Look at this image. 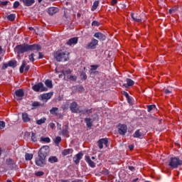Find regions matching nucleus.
<instances>
[{"instance_id": "nucleus-12", "label": "nucleus", "mask_w": 182, "mask_h": 182, "mask_svg": "<svg viewBox=\"0 0 182 182\" xmlns=\"http://www.w3.org/2000/svg\"><path fill=\"white\" fill-rule=\"evenodd\" d=\"M53 96V92L43 94L41 95V100H46V102H48V100H49V99H51Z\"/></svg>"}, {"instance_id": "nucleus-41", "label": "nucleus", "mask_w": 182, "mask_h": 182, "mask_svg": "<svg viewBox=\"0 0 182 182\" xmlns=\"http://www.w3.org/2000/svg\"><path fill=\"white\" fill-rule=\"evenodd\" d=\"M28 59L30 60V62H35V54L33 53H31L29 56H28Z\"/></svg>"}, {"instance_id": "nucleus-19", "label": "nucleus", "mask_w": 182, "mask_h": 182, "mask_svg": "<svg viewBox=\"0 0 182 182\" xmlns=\"http://www.w3.org/2000/svg\"><path fill=\"white\" fill-rule=\"evenodd\" d=\"M133 137L135 139H141L142 137H144V134L140 132V129H138L133 134Z\"/></svg>"}, {"instance_id": "nucleus-29", "label": "nucleus", "mask_w": 182, "mask_h": 182, "mask_svg": "<svg viewBox=\"0 0 182 182\" xmlns=\"http://www.w3.org/2000/svg\"><path fill=\"white\" fill-rule=\"evenodd\" d=\"M31 106L33 107H43V106H45V104H41V102H33Z\"/></svg>"}, {"instance_id": "nucleus-24", "label": "nucleus", "mask_w": 182, "mask_h": 182, "mask_svg": "<svg viewBox=\"0 0 182 182\" xmlns=\"http://www.w3.org/2000/svg\"><path fill=\"white\" fill-rule=\"evenodd\" d=\"M17 63L18 62L16 61V60H11L8 62L9 68H13V69H14V68H16Z\"/></svg>"}, {"instance_id": "nucleus-55", "label": "nucleus", "mask_w": 182, "mask_h": 182, "mask_svg": "<svg viewBox=\"0 0 182 182\" xmlns=\"http://www.w3.org/2000/svg\"><path fill=\"white\" fill-rule=\"evenodd\" d=\"M164 93L166 95H170V93H171V90H170L168 89H166V90H164Z\"/></svg>"}, {"instance_id": "nucleus-34", "label": "nucleus", "mask_w": 182, "mask_h": 182, "mask_svg": "<svg viewBox=\"0 0 182 182\" xmlns=\"http://www.w3.org/2000/svg\"><path fill=\"white\" fill-rule=\"evenodd\" d=\"M58 110H59V108L53 107L51 109H50V114H58Z\"/></svg>"}, {"instance_id": "nucleus-1", "label": "nucleus", "mask_w": 182, "mask_h": 182, "mask_svg": "<svg viewBox=\"0 0 182 182\" xmlns=\"http://www.w3.org/2000/svg\"><path fill=\"white\" fill-rule=\"evenodd\" d=\"M14 49L17 55H19L29 51L39 52V50L42 49V47H41V46L36 43H34L33 45H29L26 43H24L23 44L17 45Z\"/></svg>"}, {"instance_id": "nucleus-28", "label": "nucleus", "mask_w": 182, "mask_h": 182, "mask_svg": "<svg viewBox=\"0 0 182 182\" xmlns=\"http://www.w3.org/2000/svg\"><path fill=\"white\" fill-rule=\"evenodd\" d=\"M45 85L48 89H52V87H53V84H52V80H46L45 81Z\"/></svg>"}, {"instance_id": "nucleus-38", "label": "nucleus", "mask_w": 182, "mask_h": 182, "mask_svg": "<svg viewBox=\"0 0 182 182\" xmlns=\"http://www.w3.org/2000/svg\"><path fill=\"white\" fill-rule=\"evenodd\" d=\"M41 141H44V143H50V138L42 136L41 138Z\"/></svg>"}, {"instance_id": "nucleus-20", "label": "nucleus", "mask_w": 182, "mask_h": 182, "mask_svg": "<svg viewBox=\"0 0 182 182\" xmlns=\"http://www.w3.org/2000/svg\"><path fill=\"white\" fill-rule=\"evenodd\" d=\"M85 161L89 164L90 167H92V168H95V167H96V164L90 159V156H85Z\"/></svg>"}, {"instance_id": "nucleus-63", "label": "nucleus", "mask_w": 182, "mask_h": 182, "mask_svg": "<svg viewBox=\"0 0 182 182\" xmlns=\"http://www.w3.org/2000/svg\"><path fill=\"white\" fill-rule=\"evenodd\" d=\"M61 182H70V181H69V179H63Z\"/></svg>"}, {"instance_id": "nucleus-57", "label": "nucleus", "mask_w": 182, "mask_h": 182, "mask_svg": "<svg viewBox=\"0 0 182 182\" xmlns=\"http://www.w3.org/2000/svg\"><path fill=\"white\" fill-rule=\"evenodd\" d=\"M43 53H38V59H43Z\"/></svg>"}, {"instance_id": "nucleus-30", "label": "nucleus", "mask_w": 182, "mask_h": 182, "mask_svg": "<svg viewBox=\"0 0 182 182\" xmlns=\"http://www.w3.org/2000/svg\"><path fill=\"white\" fill-rule=\"evenodd\" d=\"M6 164H7V166H14V164H15V161L12 159L9 158L6 160Z\"/></svg>"}, {"instance_id": "nucleus-16", "label": "nucleus", "mask_w": 182, "mask_h": 182, "mask_svg": "<svg viewBox=\"0 0 182 182\" xmlns=\"http://www.w3.org/2000/svg\"><path fill=\"white\" fill-rule=\"evenodd\" d=\"M23 2L24 6H32L35 4V0H20Z\"/></svg>"}, {"instance_id": "nucleus-17", "label": "nucleus", "mask_w": 182, "mask_h": 182, "mask_svg": "<svg viewBox=\"0 0 182 182\" xmlns=\"http://www.w3.org/2000/svg\"><path fill=\"white\" fill-rule=\"evenodd\" d=\"M91 113H93V109L92 108H85L84 109L80 110V114H90Z\"/></svg>"}, {"instance_id": "nucleus-43", "label": "nucleus", "mask_w": 182, "mask_h": 182, "mask_svg": "<svg viewBox=\"0 0 182 182\" xmlns=\"http://www.w3.org/2000/svg\"><path fill=\"white\" fill-rule=\"evenodd\" d=\"M80 77L83 80H86V79H87V75H86V73L82 72L81 74H80Z\"/></svg>"}, {"instance_id": "nucleus-21", "label": "nucleus", "mask_w": 182, "mask_h": 182, "mask_svg": "<svg viewBox=\"0 0 182 182\" xmlns=\"http://www.w3.org/2000/svg\"><path fill=\"white\" fill-rule=\"evenodd\" d=\"M22 120L24 123H28V122H31V118L29 117V114H28V113L26 112L23 113Z\"/></svg>"}, {"instance_id": "nucleus-27", "label": "nucleus", "mask_w": 182, "mask_h": 182, "mask_svg": "<svg viewBox=\"0 0 182 182\" xmlns=\"http://www.w3.org/2000/svg\"><path fill=\"white\" fill-rule=\"evenodd\" d=\"M58 161H59V160L56 156H50L48 159V162L51 164H53V163H58Z\"/></svg>"}, {"instance_id": "nucleus-4", "label": "nucleus", "mask_w": 182, "mask_h": 182, "mask_svg": "<svg viewBox=\"0 0 182 182\" xmlns=\"http://www.w3.org/2000/svg\"><path fill=\"white\" fill-rule=\"evenodd\" d=\"M169 167L171 168H178L180 166H182V156L178 157H171L168 163Z\"/></svg>"}, {"instance_id": "nucleus-18", "label": "nucleus", "mask_w": 182, "mask_h": 182, "mask_svg": "<svg viewBox=\"0 0 182 182\" xmlns=\"http://www.w3.org/2000/svg\"><path fill=\"white\" fill-rule=\"evenodd\" d=\"M59 11V9L56 8V7H50L48 9V14L49 15H55V14L58 13Z\"/></svg>"}, {"instance_id": "nucleus-53", "label": "nucleus", "mask_w": 182, "mask_h": 182, "mask_svg": "<svg viewBox=\"0 0 182 182\" xmlns=\"http://www.w3.org/2000/svg\"><path fill=\"white\" fill-rule=\"evenodd\" d=\"M63 136H68V134H69V131H68V129H63Z\"/></svg>"}, {"instance_id": "nucleus-37", "label": "nucleus", "mask_w": 182, "mask_h": 182, "mask_svg": "<svg viewBox=\"0 0 182 182\" xmlns=\"http://www.w3.org/2000/svg\"><path fill=\"white\" fill-rule=\"evenodd\" d=\"M46 118L43 117L42 119H38L36 121V124L41 125V124H43V123H46Z\"/></svg>"}, {"instance_id": "nucleus-40", "label": "nucleus", "mask_w": 182, "mask_h": 182, "mask_svg": "<svg viewBox=\"0 0 182 182\" xmlns=\"http://www.w3.org/2000/svg\"><path fill=\"white\" fill-rule=\"evenodd\" d=\"M31 140L32 141H38V138L36 137V134H35L34 132L31 133Z\"/></svg>"}, {"instance_id": "nucleus-26", "label": "nucleus", "mask_w": 182, "mask_h": 182, "mask_svg": "<svg viewBox=\"0 0 182 182\" xmlns=\"http://www.w3.org/2000/svg\"><path fill=\"white\" fill-rule=\"evenodd\" d=\"M131 17L133 19V21H134L135 22H141V18L140 17L136 16V14H134V13L131 14Z\"/></svg>"}, {"instance_id": "nucleus-13", "label": "nucleus", "mask_w": 182, "mask_h": 182, "mask_svg": "<svg viewBox=\"0 0 182 182\" xmlns=\"http://www.w3.org/2000/svg\"><path fill=\"white\" fill-rule=\"evenodd\" d=\"M94 38H96L99 41H104L106 39V36L101 32H97L94 34Z\"/></svg>"}, {"instance_id": "nucleus-35", "label": "nucleus", "mask_w": 182, "mask_h": 182, "mask_svg": "<svg viewBox=\"0 0 182 182\" xmlns=\"http://www.w3.org/2000/svg\"><path fill=\"white\" fill-rule=\"evenodd\" d=\"M177 11H178V6H175L169 9V14L171 15V14H174V12H177Z\"/></svg>"}, {"instance_id": "nucleus-22", "label": "nucleus", "mask_w": 182, "mask_h": 182, "mask_svg": "<svg viewBox=\"0 0 182 182\" xmlns=\"http://www.w3.org/2000/svg\"><path fill=\"white\" fill-rule=\"evenodd\" d=\"M15 95L17 97H23L25 96V92H23V90L19 89L16 90Z\"/></svg>"}, {"instance_id": "nucleus-60", "label": "nucleus", "mask_w": 182, "mask_h": 182, "mask_svg": "<svg viewBox=\"0 0 182 182\" xmlns=\"http://www.w3.org/2000/svg\"><path fill=\"white\" fill-rule=\"evenodd\" d=\"M129 170H130V171H134V166H129L128 167Z\"/></svg>"}, {"instance_id": "nucleus-61", "label": "nucleus", "mask_w": 182, "mask_h": 182, "mask_svg": "<svg viewBox=\"0 0 182 182\" xmlns=\"http://www.w3.org/2000/svg\"><path fill=\"white\" fill-rule=\"evenodd\" d=\"M127 102H128V103H132V97H128V98H127Z\"/></svg>"}, {"instance_id": "nucleus-33", "label": "nucleus", "mask_w": 182, "mask_h": 182, "mask_svg": "<svg viewBox=\"0 0 182 182\" xmlns=\"http://www.w3.org/2000/svg\"><path fill=\"white\" fill-rule=\"evenodd\" d=\"M97 6H99V1H94L91 11H96V9H97Z\"/></svg>"}, {"instance_id": "nucleus-32", "label": "nucleus", "mask_w": 182, "mask_h": 182, "mask_svg": "<svg viewBox=\"0 0 182 182\" xmlns=\"http://www.w3.org/2000/svg\"><path fill=\"white\" fill-rule=\"evenodd\" d=\"M25 159H26V160L27 161H31L32 159H33V154L26 153V154H25Z\"/></svg>"}, {"instance_id": "nucleus-7", "label": "nucleus", "mask_w": 182, "mask_h": 182, "mask_svg": "<svg viewBox=\"0 0 182 182\" xmlns=\"http://www.w3.org/2000/svg\"><path fill=\"white\" fill-rule=\"evenodd\" d=\"M70 110L71 113H80V109H79V105H77V102H73L70 105Z\"/></svg>"}, {"instance_id": "nucleus-39", "label": "nucleus", "mask_w": 182, "mask_h": 182, "mask_svg": "<svg viewBox=\"0 0 182 182\" xmlns=\"http://www.w3.org/2000/svg\"><path fill=\"white\" fill-rule=\"evenodd\" d=\"M62 73L63 75H64V76H66V75H70L72 73V70L70 69H68L65 70H63Z\"/></svg>"}, {"instance_id": "nucleus-31", "label": "nucleus", "mask_w": 182, "mask_h": 182, "mask_svg": "<svg viewBox=\"0 0 182 182\" xmlns=\"http://www.w3.org/2000/svg\"><path fill=\"white\" fill-rule=\"evenodd\" d=\"M15 18H16V15L14 14L7 16L8 21H11V22L15 21Z\"/></svg>"}, {"instance_id": "nucleus-64", "label": "nucleus", "mask_w": 182, "mask_h": 182, "mask_svg": "<svg viewBox=\"0 0 182 182\" xmlns=\"http://www.w3.org/2000/svg\"><path fill=\"white\" fill-rule=\"evenodd\" d=\"M80 90H85V87L83 86L80 85L78 88Z\"/></svg>"}, {"instance_id": "nucleus-47", "label": "nucleus", "mask_w": 182, "mask_h": 182, "mask_svg": "<svg viewBox=\"0 0 182 182\" xmlns=\"http://www.w3.org/2000/svg\"><path fill=\"white\" fill-rule=\"evenodd\" d=\"M90 70H97V69L99 68V65H90Z\"/></svg>"}, {"instance_id": "nucleus-42", "label": "nucleus", "mask_w": 182, "mask_h": 182, "mask_svg": "<svg viewBox=\"0 0 182 182\" xmlns=\"http://www.w3.org/2000/svg\"><path fill=\"white\" fill-rule=\"evenodd\" d=\"M43 174H45V173L42 171H38L37 172H36L35 176H36V177H42V176H43Z\"/></svg>"}, {"instance_id": "nucleus-11", "label": "nucleus", "mask_w": 182, "mask_h": 182, "mask_svg": "<svg viewBox=\"0 0 182 182\" xmlns=\"http://www.w3.org/2000/svg\"><path fill=\"white\" fill-rule=\"evenodd\" d=\"M82 157L83 154L82 152H79L78 154H77L73 158V162L75 163V164H79Z\"/></svg>"}, {"instance_id": "nucleus-62", "label": "nucleus", "mask_w": 182, "mask_h": 182, "mask_svg": "<svg viewBox=\"0 0 182 182\" xmlns=\"http://www.w3.org/2000/svg\"><path fill=\"white\" fill-rule=\"evenodd\" d=\"M129 150H133V149H134V145H130L129 146Z\"/></svg>"}, {"instance_id": "nucleus-2", "label": "nucleus", "mask_w": 182, "mask_h": 182, "mask_svg": "<svg viewBox=\"0 0 182 182\" xmlns=\"http://www.w3.org/2000/svg\"><path fill=\"white\" fill-rule=\"evenodd\" d=\"M49 146H42L38 152V158L36 159L35 163L39 167H43L46 165V156H49Z\"/></svg>"}, {"instance_id": "nucleus-45", "label": "nucleus", "mask_w": 182, "mask_h": 182, "mask_svg": "<svg viewBox=\"0 0 182 182\" xmlns=\"http://www.w3.org/2000/svg\"><path fill=\"white\" fill-rule=\"evenodd\" d=\"M54 141H55V144H59V143H60V141H62V138L60 136H57V137H55V139Z\"/></svg>"}, {"instance_id": "nucleus-56", "label": "nucleus", "mask_w": 182, "mask_h": 182, "mask_svg": "<svg viewBox=\"0 0 182 182\" xmlns=\"http://www.w3.org/2000/svg\"><path fill=\"white\" fill-rule=\"evenodd\" d=\"M63 110H68L69 109V107H68L67 105H64L62 106Z\"/></svg>"}, {"instance_id": "nucleus-48", "label": "nucleus", "mask_w": 182, "mask_h": 182, "mask_svg": "<svg viewBox=\"0 0 182 182\" xmlns=\"http://www.w3.org/2000/svg\"><path fill=\"white\" fill-rule=\"evenodd\" d=\"M69 79L70 80H72V82H76L77 77H76V75H70Z\"/></svg>"}, {"instance_id": "nucleus-49", "label": "nucleus", "mask_w": 182, "mask_h": 182, "mask_svg": "<svg viewBox=\"0 0 182 182\" xmlns=\"http://www.w3.org/2000/svg\"><path fill=\"white\" fill-rule=\"evenodd\" d=\"M99 25H100V23H99L97 21H94L92 22V26H99Z\"/></svg>"}, {"instance_id": "nucleus-25", "label": "nucleus", "mask_w": 182, "mask_h": 182, "mask_svg": "<svg viewBox=\"0 0 182 182\" xmlns=\"http://www.w3.org/2000/svg\"><path fill=\"white\" fill-rule=\"evenodd\" d=\"M85 122L86 126H87V127H88V129H90V127H92V126H93V124L92 122V118H85Z\"/></svg>"}, {"instance_id": "nucleus-59", "label": "nucleus", "mask_w": 182, "mask_h": 182, "mask_svg": "<svg viewBox=\"0 0 182 182\" xmlns=\"http://www.w3.org/2000/svg\"><path fill=\"white\" fill-rule=\"evenodd\" d=\"M72 182H83V180H82V179H75V180L73 181Z\"/></svg>"}, {"instance_id": "nucleus-46", "label": "nucleus", "mask_w": 182, "mask_h": 182, "mask_svg": "<svg viewBox=\"0 0 182 182\" xmlns=\"http://www.w3.org/2000/svg\"><path fill=\"white\" fill-rule=\"evenodd\" d=\"M19 5H21V3H19V1H15L13 5L14 9H16V8H18Z\"/></svg>"}, {"instance_id": "nucleus-50", "label": "nucleus", "mask_w": 182, "mask_h": 182, "mask_svg": "<svg viewBox=\"0 0 182 182\" xmlns=\"http://www.w3.org/2000/svg\"><path fill=\"white\" fill-rule=\"evenodd\" d=\"M9 64L8 63H4L3 66L1 67L2 70H6L8 69Z\"/></svg>"}, {"instance_id": "nucleus-10", "label": "nucleus", "mask_w": 182, "mask_h": 182, "mask_svg": "<svg viewBox=\"0 0 182 182\" xmlns=\"http://www.w3.org/2000/svg\"><path fill=\"white\" fill-rule=\"evenodd\" d=\"M30 68L31 66H29V65H26V61L23 60L21 65L20 66L19 72L20 73H23V70H25V72H29Z\"/></svg>"}, {"instance_id": "nucleus-44", "label": "nucleus", "mask_w": 182, "mask_h": 182, "mask_svg": "<svg viewBox=\"0 0 182 182\" xmlns=\"http://www.w3.org/2000/svg\"><path fill=\"white\" fill-rule=\"evenodd\" d=\"M90 75L91 76H95V75H99V71L96 70H90Z\"/></svg>"}, {"instance_id": "nucleus-9", "label": "nucleus", "mask_w": 182, "mask_h": 182, "mask_svg": "<svg viewBox=\"0 0 182 182\" xmlns=\"http://www.w3.org/2000/svg\"><path fill=\"white\" fill-rule=\"evenodd\" d=\"M98 147L102 150L103 149V144L105 146V147H107V144H109V140H107V138H102L100 139L98 141Z\"/></svg>"}, {"instance_id": "nucleus-52", "label": "nucleus", "mask_w": 182, "mask_h": 182, "mask_svg": "<svg viewBox=\"0 0 182 182\" xmlns=\"http://www.w3.org/2000/svg\"><path fill=\"white\" fill-rule=\"evenodd\" d=\"M9 2V1H1V5H2V6H6V5H8Z\"/></svg>"}, {"instance_id": "nucleus-15", "label": "nucleus", "mask_w": 182, "mask_h": 182, "mask_svg": "<svg viewBox=\"0 0 182 182\" xmlns=\"http://www.w3.org/2000/svg\"><path fill=\"white\" fill-rule=\"evenodd\" d=\"M126 82H127V83H124L123 86H124V87H126L127 89V87H130V86H133L134 85V81L130 78H127Z\"/></svg>"}, {"instance_id": "nucleus-51", "label": "nucleus", "mask_w": 182, "mask_h": 182, "mask_svg": "<svg viewBox=\"0 0 182 182\" xmlns=\"http://www.w3.org/2000/svg\"><path fill=\"white\" fill-rule=\"evenodd\" d=\"M5 127V122L0 121V130H2Z\"/></svg>"}, {"instance_id": "nucleus-14", "label": "nucleus", "mask_w": 182, "mask_h": 182, "mask_svg": "<svg viewBox=\"0 0 182 182\" xmlns=\"http://www.w3.org/2000/svg\"><path fill=\"white\" fill-rule=\"evenodd\" d=\"M79 41V38L77 37H74L70 39H69L68 41H67L66 45H68V46H72V45H76Z\"/></svg>"}, {"instance_id": "nucleus-36", "label": "nucleus", "mask_w": 182, "mask_h": 182, "mask_svg": "<svg viewBox=\"0 0 182 182\" xmlns=\"http://www.w3.org/2000/svg\"><path fill=\"white\" fill-rule=\"evenodd\" d=\"M147 107V112H150L151 110H154L156 109V105H146Z\"/></svg>"}, {"instance_id": "nucleus-5", "label": "nucleus", "mask_w": 182, "mask_h": 182, "mask_svg": "<svg viewBox=\"0 0 182 182\" xmlns=\"http://www.w3.org/2000/svg\"><path fill=\"white\" fill-rule=\"evenodd\" d=\"M32 89L34 92H48V87H45L42 82L34 85Z\"/></svg>"}, {"instance_id": "nucleus-8", "label": "nucleus", "mask_w": 182, "mask_h": 182, "mask_svg": "<svg viewBox=\"0 0 182 182\" xmlns=\"http://www.w3.org/2000/svg\"><path fill=\"white\" fill-rule=\"evenodd\" d=\"M97 45H99V41L92 38L91 42L87 45V49H96Z\"/></svg>"}, {"instance_id": "nucleus-3", "label": "nucleus", "mask_w": 182, "mask_h": 182, "mask_svg": "<svg viewBox=\"0 0 182 182\" xmlns=\"http://www.w3.org/2000/svg\"><path fill=\"white\" fill-rule=\"evenodd\" d=\"M54 58L57 62H68L69 60V52L58 50L55 53Z\"/></svg>"}, {"instance_id": "nucleus-23", "label": "nucleus", "mask_w": 182, "mask_h": 182, "mask_svg": "<svg viewBox=\"0 0 182 182\" xmlns=\"http://www.w3.org/2000/svg\"><path fill=\"white\" fill-rule=\"evenodd\" d=\"M72 153H73V149H66L62 151V155L64 156L72 154Z\"/></svg>"}, {"instance_id": "nucleus-6", "label": "nucleus", "mask_w": 182, "mask_h": 182, "mask_svg": "<svg viewBox=\"0 0 182 182\" xmlns=\"http://www.w3.org/2000/svg\"><path fill=\"white\" fill-rule=\"evenodd\" d=\"M118 132L121 136H124L127 133V125L124 124H118Z\"/></svg>"}, {"instance_id": "nucleus-54", "label": "nucleus", "mask_w": 182, "mask_h": 182, "mask_svg": "<svg viewBox=\"0 0 182 182\" xmlns=\"http://www.w3.org/2000/svg\"><path fill=\"white\" fill-rule=\"evenodd\" d=\"M116 4H117V0H112L110 5H112V6H114Z\"/></svg>"}, {"instance_id": "nucleus-58", "label": "nucleus", "mask_w": 182, "mask_h": 182, "mask_svg": "<svg viewBox=\"0 0 182 182\" xmlns=\"http://www.w3.org/2000/svg\"><path fill=\"white\" fill-rule=\"evenodd\" d=\"M124 96H125L127 99L130 97V95H129V93L127 92H124Z\"/></svg>"}]
</instances>
